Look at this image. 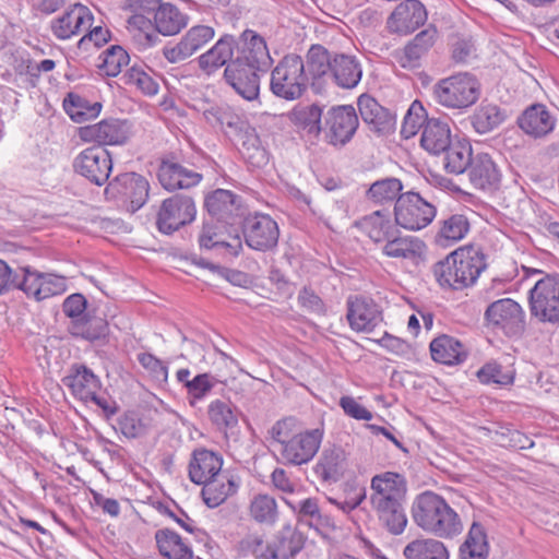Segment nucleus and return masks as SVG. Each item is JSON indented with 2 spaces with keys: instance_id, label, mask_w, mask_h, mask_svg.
<instances>
[{
  "instance_id": "f257e3e1",
  "label": "nucleus",
  "mask_w": 559,
  "mask_h": 559,
  "mask_svg": "<svg viewBox=\"0 0 559 559\" xmlns=\"http://www.w3.org/2000/svg\"><path fill=\"white\" fill-rule=\"evenodd\" d=\"M239 44L241 47L237 46V56L224 70V79L241 97L253 100L260 91L258 72H265L272 58L264 38L253 29H245Z\"/></svg>"
},
{
  "instance_id": "f03ea898",
  "label": "nucleus",
  "mask_w": 559,
  "mask_h": 559,
  "mask_svg": "<svg viewBox=\"0 0 559 559\" xmlns=\"http://www.w3.org/2000/svg\"><path fill=\"white\" fill-rule=\"evenodd\" d=\"M487 255L477 246L461 247L432 266V273L442 288L462 290L473 286L487 269Z\"/></svg>"
},
{
  "instance_id": "7ed1b4c3",
  "label": "nucleus",
  "mask_w": 559,
  "mask_h": 559,
  "mask_svg": "<svg viewBox=\"0 0 559 559\" xmlns=\"http://www.w3.org/2000/svg\"><path fill=\"white\" fill-rule=\"evenodd\" d=\"M412 518L424 532L439 537L453 538L463 531L462 521L447 500L430 490H426L413 501Z\"/></svg>"
},
{
  "instance_id": "20e7f679",
  "label": "nucleus",
  "mask_w": 559,
  "mask_h": 559,
  "mask_svg": "<svg viewBox=\"0 0 559 559\" xmlns=\"http://www.w3.org/2000/svg\"><path fill=\"white\" fill-rule=\"evenodd\" d=\"M305 545L304 535L292 525H284L270 539L250 535L241 540V547L254 559H293Z\"/></svg>"
},
{
  "instance_id": "39448f33",
  "label": "nucleus",
  "mask_w": 559,
  "mask_h": 559,
  "mask_svg": "<svg viewBox=\"0 0 559 559\" xmlns=\"http://www.w3.org/2000/svg\"><path fill=\"white\" fill-rule=\"evenodd\" d=\"M481 85L478 79L468 72H459L439 80L433 86L437 103L451 109H465L480 97Z\"/></svg>"
},
{
  "instance_id": "423d86ee",
  "label": "nucleus",
  "mask_w": 559,
  "mask_h": 559,
  "mask_svg": "<svg viewBox=\"0 0 559 559\" xmlns=\"http://www.w3.org/2000/svg\"><path fill=\"white\" fill-rule=\"evenodd\" d=\"M308 81L302 58L288 53L272 70L270 90L278 98L295 100L307 91Z\"/></svg>"
},
{
  "instance_id": "0eeeda50",
  "label": "nucleus",
  "mask_w": 559,
  "mask_h": 559,
  "mask_svg": "<svg viewBox=\"0 0 559 559\" xmlns=\"http://www.w3.org/2000/svg\"><path fill=\"white\" fill-rule=\"evenodd\" d=\"M530 310L542 323L559 325V274L545 275L530 290Z\"/></svg>"
},
{
  "instance_id": "6e6552de",
  "label": "nucleus",
  "mask_w": 559,
  "mask_h": 559,
  "mask_svg": "<svg viewBox=\"0 0 559 559\" xmlns=\"http://www.w3.org/2000/svg\"><path fill=\"white\" fill-rule=\"evenodd\" d=\"M436 206L425 200L418 192H404L394 205L395 224L406 230H420L436 217Z\"/></svg>"
},
{
  "instance_id": "1a4fd4ad",
  "label": "nucleus",
  "mask_w": 559,
  "mask_h": 559,
  "mask_svg": "<svg viewBox=\"0 0 559 559\" xmlns=\"http://www.w3.org/2000/svg\"><path fill=\"white\" fill-rule=\"evenodd\" d=\"M358 126V116L353 106H333L324 116L323 140L328 144L341 148L350 142Z\"/></svg>"
},
{
  "instance_id": "9d476101",
  "label": "nucleus",
  "mask_w": 559,
  "mask_h": 559,
  "mask_svg": "<svg viewBox=\"0 0 559 559\" xmlns=\"http://www.w3.org/2000/svg\"><path fill=\"white\" fill-rule=\"evenodd\" d=\"M20 289L27 298L43 301L67 292V278L53 273L40 272L29 265L20 266Z\"/></svg>"
},
{
  "instance_id": "9b49d317",
  "label": "nucleus",
  "mask_w": 559,
  "mask_h": 559,
  "mask_svg": "<svg viewBox=\"0 0 559 559\" xmlns=\"http://www.w3.org/2000/svg\"><path fill=\"white\" fill-rule=\"evenodd\" d=\"M246 245L255 251L273 250L278 242L280 228L267 214L254 213L243 216L239 222Z\"/></svg>"
},
{
  "instance_id": "f8f14e48",
  "label": "nucleus",
  "mask_w": 559,
  "mask_h": 559,
  "mask_svg": "<svg viewBox=\"0 0 559 559\" xmlns=\"http://www.w3.org/2000/svg\"><path fill=\"white\" fill-rule=\"evenodd\" d=\"M485 319L508 337H519L525 331V312L520 304L511 298L491 302L485 311Z\"/></svg>"
},
{
  "instance_id": "ddd939ff",
  "label": "nucleus",
  "mask_w": 559,
  "mask_h": 559,
  "mask_svg": "<svg viewBox=\"0 0 559 559\" xmlns=\"http://www.w3.org/2000/svg\"><path fill=\"white\" fill-rule=\"evenodd\" d=\"M197 207L193 199L186 194H175L165 199L156 217V226L163 234L170 235L194 221Z\"/></svg>"
},
{
  "instance_id": "4468645a",
  "label": "nucleus",
  "mask_w": 559,
  "mask_h": 559,
  "mask_svg": "<svg viewBox=\"0 0 559 559\" xmlns=\"http://www.w3.org/2000/svg\"><path fill=\"white\" fill-rule=\"evenodd\" d=\"M74 171L95 186H104L112 170L110 153L100 145L90 146L73 159Z\"/></svg>"
},
{
  "instance_id": "2eb2a0df",
  "label": "nucleus",
  "mask_w": 559,
  "mask_h": 559,
  "mask_svg": "<svg viewBox=\"0 0 559 559\" xmlns=\"http://www.w3.org/2000/svg\"><path fill=\"white\" fill-rule=\"evenodd\" d=\"M130 135V126L126 120L103 119L102 121L80 127L78 136L85 143H96L104 147L105 145H122Z\"/></svg>"
},
{
  "instance_id": "dca6fc26",
  "label": "nucleus",
  "mask_w": 559,
  "mask_h": 559,
  "mask_svg": "<svg viewBox=\"0 0 559 559\" xmlns=\"http://www.w3.org/2000/svg\"><path fill=\"white\" fill-rule=\"evenodd\" d=\"M324 431L316 428L294 435L280 448L284 463L301 465L310 462L320 449Z\"/></svg>"
},
{
  "instance_id": "f3484780",
  "label": "nucleus",
  "mask_w": 559,
  "mask_h": 559,
  "mask_svg": "<svg viewBox=\"0 0 559 559\" xmlns=\"http://www.w3.org/2000/svg\"><path fill=\"white\" fill-rule=\"evenodd\" d=\"M222 223L206 221L200 230L198 241L201 249L212 250L224 259H233L239 255L242 250L241 237L226 236Z\"/></svg>"
},
{
  "instance_id": "a211bd4d",
  "label": "nucleus",
  "mask_w": 559,
  "mask_h": 559,
  "mask_svg": "<svg viewBox=\"0 0 559 559\" xmlns=\"http://www.w3.org/2000/svg\"><path fill=\"white\" fill-rule=\"evenodd\" d=\"M105 191L128 201L131 211L136 212L148 200L150 183L142 175L124 173L110 181Z\"/></svg>"
},
{
  "instance_id": "6ab92c4d",
  "label": "nucleus",
  "mask_w": 559,
  "mask_h": 559,
  "mask_svg": "<svg viewBox=\"0 0 559 559\" xmlns=\"http://www.w3.org/2000/svg\"><path fill=\"white\" fill-rule=\"evenodd\" d=\"M346 318L352 330L369 333L383 320L379 305L371 298L354 295L346 300Z\"/></svg>"
},
{
  "instance_id": "aec40b11",
  "label": "nucleus",
  "mask_w": 559,
  "mask_h": 559,
  "mask_svg": "<svg viewBox=\"0 0 559 559\" xmlns=\"http://www.w3.org/2000/svg\"><path fill=\"white\" fill-rule=\"evenodd\" d=\"M370 489L372 508L394 504L406 500L407 483L405 477L399 473L384 472L371 478Z\"/></svg>"
},
{
  "instance_id": "412c9836",
  "label": "nucleus",
  "mask_w": 559,
  "mask_h": 559,
  "mask_svg": "<svg viewBox=\"0 0 559 559\" xmlns=\"http://www.w3.org/2000/svg\"><path fill=\"white\" fill-rule=\"evenodd\" d=\"M214 36V27L203 24L194 25L187 31L176 45L165 46L163 55L170 63L181 62L202 49Z\"/></svg>"
},
{
  "instance_id": "4be33fe9",
  "label": "nucleus",
  "mask_w": 559,
  "mask_h": 559,
  "mask_svg": "<svg viewBox=\"0 0 559 559\" xmlns=\"http://www.w3.org/2000/svg\"><path fill=\"white\" fill-rule=\"evenodd\" d=\"M204 206L218 223L234 225L243 218L241 198L225 189H217L206 195Z\"/></svg>"
},
{
  "instance_id": "5701e85b",
  "label": "nucleus",
  "mask_w": 559,
  "mask_h": 559,
  "mask_svg": "<svg viewBox=\"0 0 559 559\" xmlns=\"http://www.w3.org/2000/svg\"><path fill=\"white\" fill-rule=\"evenodd\" d=\"M426 20L427 12L424 4L418 0H406L390 14L386 27L391 33L407 35L424 25Z\"/></svg>"
},
{
  "instance_id": "b1692460",
  "label": "nucleus",
  "mask_w": 559,
  "mask_h": 559,
  "mask_svg": "<svg viewBox=\"0 0 559 559\" xmlns=\"http://www.w3.org/2000/svg\"><path fill=\"white\" fill-rule=\"evenodd\" d=\"M157 178L160 186L167 191L189 189L199 185L202 174L187 168L175 157L163 158L158 166Z\"/></svg>"
},
{
  "instance_id": "393cba45",
  "label": "nucleus",
  "mask_w": 559,
  "mask_h": 559,
  "mask_svg": "<svg viewBox=\"0 0 559 559\" xmlns=\"http://www.w3.org/2000/svg\"><path fill=\"white\" fill-rule=\"evenodd\" d=\"M203 117L213 127H219L224 133L238 140L252 127L228 105H215L203 111Z\"/></svg>"
},
{
  "instance_id": "a878e982",
  "label": "nucleus",
  "mask_w": 559,
  "mask_h": 559,
  "mask_svg": "<svg viewBox=\"0 0 559 559\" xmlns=\"http://www.w3.org/2000/svg\"><path fill=\"white\" fill-rule=\"evenodd\" d=\"M557 118L544 104L528 106L518 118L519 128L534 139H542L551 133Z\"/></svg>"
},
{
  "instance_id": "bb28decb",
  "label": "nucleus",
  "mask_w": 559,
  "mask_h": 559,
  "mask_svg": "<svg viewBox=\"0 0 559 559\" xmlns=\"http://www.w3.org/2000/svg\"><path fill=\"white\" fill-rule=\"evenodd\" d=\"M237 46L238 40L234 35H222L209 50L198 57L199 68L207 75L214 74L222 67L226 68L235 59Z\"/></svg>"
},
{
  "instance_id": "cd10ccee",
  "label": "nucleus",
  "mask_w": 559,
  "mask_h": 559,
  "mask_svg": "<svg viewBox=\"0 0 559 559\" xmlns=\"http://www.w3.org/2000/svg\"><path fill=\"white\" fill-rule=\"evenodd\" d=\"M93 15L87 7L75 3L70 10H67L61 16L51 21L52 34L61 40L69 39L91 25Z\"/></svg>"
},
{
  "instance_id": "c85d7f7f",
  "label": "nucleus",
  "mask_w": 559,
  "mask_h": 559,
  "mask_svg": "<svg viewBox=\"0 0 559 559\" xmlns=\"http://www.w3.org/2000/svg\"><path fill=\"white\" fill-rule=\"evenodd\" d=\"M358 109L362 121L378 134L389 133L395 123V117L381 106L376 98L362 94L358 98Z\"/></svg>"
},
{
  "instance_id": "c756f323",
  "label": "nucleus",
  "mask_w": 559,
  "mask_h": 559,
  "mask_svg": "<svg viewBox=\"0 0 559 559\" xmlns=\"http://www.w3.org/2000/svg\"><path fill=\"white\" fill-rule=\"evenodd\" d=\"M222 466L223 457L218 453L204 448L195 449L191 454L188 475L193 484L201 485L217 476Z\"/></svg>"
},
{
  "instance_id": "7c9ffc66",
  "label": "nucleus",
  "mask_w": 559,
  "mask_h": 559,
  "mask_svg": "<svg viewBox=\"0 0 559 559\" xmlns=\"http://www.w3.org/2000/svg\"><path fill=\"white\" fill-rule=\"evenodd\" d=\"M62 383L75 399L84 403H88V399L102 388L99 378L85 365H73Z\"/></svg>"
},
{
  "instance_id": "2f4dec72",
  "label": "nucleus",
  "mask_w": 559,
  "mask_h": 559,
  "mask_svg": "<svg viewBox=\"0 0 559 559\" xmlns=\"http://www.w3.org/2000/svg\"><path fill=\"white\" fill-rule=\"evenodd\" d=\"M429 349L433 361L447 366L461 365L468 357L466 346L459 338L448 334L435 337Z\"/></svg>"
},
{
  "instance_id": "473e14b6",
  "label": "nucleus",
  "mask_w": 559,
  "mask_h": 559,
  "mask_svg": "<svg viewBox=\"0 0 559 559\" xmlns=\"http://www.w3.org/2000/svg\"><path fill=\"white\" fill-rule=\"evenodd\" d=\"M202 485V499L209 508L214 509L238 491L240 481L229 473H219Z\"/></svg>"
},
{
  "instance_id": "72a5a7b5",
  "label": "nucleus",
  "mask_w": 559,
  "mask_h": 559,
  "mask_svg": "<svg viewBox=\"0 0 559 559\" xmlns=\"http://www.w3.org/2000/svg\"><path fill=\"white\" fill-rule=\"evenodd\" d=\"M347 469L346 454L341 448L325 449L313 466L317 477L325 484H335L344 477Z\"/></svg>"
},
{
  "instance_id": "f704fd0d",
  "label": "nucleus",
  "mask_w": 559,
  "mask_h": 559,
  "mask_svg": "<svg viewBox=\"0 0 559 559\" xmlns=\"http://www.w3.org/2000/svg\"><path fill=\"white\" fill-rule=\"evenodd\" d=\"M468 176L472 185L480 190H496L501 180L497 164L487 153H479L474 156Z\"/></svg>"
},
{
  "instance_id": "c9c22d12",
  "label": "nucleus",
  "mask_w": 559,
  "mask_h": 559,
  "mask_svg": "<svg viewBox=\"0 0 559 559\" xmlns=\"http://www.w3.org/2000/svg\"><path fill=\"white\" fill-rule=\"evenodd\" d=\"M330 76L342 88H354L362 76L361 64L355 56L333 53Z\"/></svg>"
},
{
  "instance_id": "e433bc0d",
  "label": "nucleus",
  "mask_w": 559,
  "mask_h": 559,
  "mask_svg": "<svg viewBox=\"0 0 559 559\" xmlns=\"http://www.w3.org/2000/svg\"><path fill=\"white\" fill-rule=\"evenodd\" d=\"M355 225L374 243H384L390 237L399 233L388 211H374L361 217Z\"/></svg>"
},
{
  "instance_id": "4c0bfd02",
  "label": "nucleus",
  "mask_w": 559,
  "mask_h": 559,
  "mask_svg": "<svg viewBox=\"0 0 559 559\" xmlns=\"http://www.w3.org/2000/svg\"><path fill=\"white\" fill-rule=\"evenodd\" d=\"M452 143L450 126L439 118H430L424 126L420 145L433 155L444 152Z\"/></svg>"
},
{
  "instance_id": "58836bf2",
  "label": "nucleus",
  "mask_w": 559,
  "mask_h": 559,
  "mask_svg": "<svg viewBox=\"0 0 559 559\" xmlns=\"http://www.w3.org/2000/svg\"><path fill=\"white\" fill-rule=\"evenodd\" d=\"M435 242L447 248L461 241L469 233L471 224L464 214L453 213L439 221Z\"/></svg>"
},
{
  "instance_id": "ea45409f",
  "label": "nucleus",
  "mask_w": 559,
  "mask_h": 559,
  "mask_svg": "<svg viewBox=\"0 0 559 559\" xmlns=\"http://www.w3.org/2000/svg\"><path fill=\"white\" fill-rule=\"evenodd\" d=\"M189 23V16L170 2H160L154 14V29L163 36L179 34Z\"/></svg>"
},
{
  "instance_id": "a19ab883",
  "label": "nucleus",
  "mask_w": 559,
  "mask_h": 559,
  "mask_svg": "<svg viewBox=\"0 0 559 559\" xmlns=\"http://www.w3.org/2000/svg\"><path fill=\"white\" fill-rule=\"evenodd\" d=\"M437 38V29L428 27L419 32L403 49L399 62L403 68H416L419 61L433 46Z\"/></svg>"
},
{
  "instance_id": "79ce46f5",
  "label": "nucleus",
  "mask_w": 559,
  "mask_h": 559,
  "mask_svg": "<svg viewBox=\"0 0 559 559\" xmlns=\"http://www.w3.org/2000/svg\"><path fill=\"white\" fill-rule=\"evenodd\" d=\"M425 250V243L417 237L394 234L383 245L382 253L389 258L415 261Z\"/></svg>"
},
{
  "instance_id": "37998d69",
  "label": "nucleus",
  "mask_w": 559,
  "mask_h": 559,
  "mask_svg": "<svg viewBox=\"0 0 559 559\" xmlns=\"http://www.w3.org/2000/svg\"><path fill=\"white\" fill-rule=\"evenodd\" d=\"M155 540L159 554L167 559H192L193 557L191 547L170 528L158 530L155 533Z\"/></svg>"
},
{
  "instance_id": "c03bdc74",
  "label": "nucleus",
  "mask_w": 559,
  "mask_h": 559,
  "mask_svg": "<svg viewBox=\"0 0 559 559\" xmlns=\"http://www.w3.org/2000/svg\"><path fill=\"white\" fill-rule=\"evenodd\" d=\"M238 150L243 160L252 168H263L269 163V152L262 145L254 128L237 140Z\"/></svg>"
},
{
  "instance_id": "a18cd8bd",
  "label": "nucleus",
  "mask_w": 559,
  "mask_h": 559,
  "mask_svg": "<svg viewBox=\"0 0 559 559\" xmlns=\"http://www.w3.org/2000/svg\"><path fill=\"white\" fill-rule=\"evenodd\" d=\"M321 118L322 108L317 104L298 105L289 114L290 121L314 139L322 133Z\"/></svg>"
},
{
  "instance_id": "49530a36",
  "label": "nucleus",
  "mask_w": 559,
  "mask_h": 559,
  "mask_svg": "<svg viewBox=\"0 0 559 559\" xmlns=\"http://www.w3.org/2000/svg\"><path fill=\"white\" fill-rule=\"evenodd\" d=\"M402 190L403 183L400 179L386 177L370 185L366 199L376 205H391L403 194Z\"/></svg>"
},
{
  "instance_id": "de8ad7c7",
  "label": "nucleus",
  "mask_w": 559,
  "mask_h": 559,
  "mask_svg": "<svg viewBox=\"0 0 559 559\" xmlns=\"http://www.w3.org/2000/svg\"><path fill=\"white\" fill-rule=\"evenodd\" d=\"M488 552L486 531L480 523L473 522L465 542L460 546L459 559H486Z\"/></svg>"
},
{
  "instance_id": "09e8293b",
  "label": "nucleus",
  "mask_w": 559,
  "mask_h": 559,
  "mask_svg": "<svg viewBox=\"0 0 559 559\" xmlns=\"http://www.w3.org/2000/svg\"><path fill=\"white\" fill-rule=\"evenodd\" d=\"M249 515L258 524L274 526L280 518L278 504L274 497L267 493L253 496L249 503Z\"/></svg>"
},
{
  "instance_id": "8fccbe9b",
  "label": "nucleus",
  "mask_w": 559,
  "mask_h": 559,
  "mask_svg": "<svg viewBox=\"0 0 559 559\" xmlns=\"http://www.w3.org/2000/svg\"><path fill=\"white\" fill-rule=\"evenodd\" d=\"M209 418L212 424L228 439L236 433L238 417L229 402L214 400L207 408Z\"/></svg>"
},
{
  "instance_id": "3c124183",
  "label": "nucleus",
  "mask_w": 559,
  "mask_h": 559,
  "mask_svg": "<svg viewBox=\"0 0 559 559\" xmlns=\"http://www.w3.org/2000/svg\"><path fill=\"white\" fill-rule=\"evenodd\" d=\"M102 107L100 103H91L86 97L75 93H69L63 99L64 111L76 123L95 119L100 114Z\"/></svg>"
},
{
  "instance_id": "603ef678",
  "label": "nucleus",
  "mask_w": 559,
  "mask_h": 559,
  "mask_svg": "<svg viewBox=\"0 0 559 559\" xmlns=\"http://www.w3.org/2000/svg\"><path fill=\"white\" fill-rule=\"evenodd\" d=\"M403 555L406 559H449L445 545L435 538H419L408 543Z\"/></svg>"
},
{
  "instance_id": "864d4df0",
  "label": "nucleus",
  "mask_w": 559,
  "mask_h": 559,
  "mask_svg": "<svg viewBox=\"0 0 559 559\" xmlns=\"http://www.w3.org/2000/svg\"><path fill=\"white\" fill-rule=\"evenodd\" d=\"M507 119V111L495 104H481L471 117L474 130L486 134L498 128Z\"/></svg>"
},
{
  "instance_id": "5fc2aeb1",
  "label": "nucleus",
  "mask_w": 559,
  "mask_h": 559,
  "mask_svg": "<svg viewBox=\"0 0 559 559\" xmlns=\"http://www.w3.org/2000/svg\"><path fill=\"white\" fill-rule=\"evenodd\" d=\"M444 168L448 173L460 175L467 168L469 169L473 163L472 146L467 142H452L447 150H444Z\"/></svg>"
},
{
  "instance_id": "6e6d98bb",
  "label": "nucleus",
  "mask_w": 559,
  "mask_h": 559,
  "mask_svg": "<svg viewBox=\"0 0 559 559\" xmlns=\"http://www.w3.org/2000/svg\"><path fill=\"white\" fill-rule=\"evenodd\" d=\"M69 332L74 337L95 342L107 336L108 323L103 318L87 314L82 320L71 321Z\"/></svg>"
},
{
  "instance_id": "4d7b16f0",
  "label": "nucleus",
  "mask_w": 559,
  "mask_h": 559,
  "mask_svg": "<svg viewBox=\"0 0 559 559\" xmlns=\"http://www.w3.org/2000/svg\"><path fill=\"white\" fill-rule=\"evenodd\" d=\"M405 501L394 504L373 507L380 523L392 535H401L407 525V516L404 508Z\"/></svg>"
},
{
  "instance_id": "13d9d810",
  "label": "nucleus",
  "mask_w": 559,
  "mask_h": 559,
  "mask_svg": "<svg viewBox=\"0 0 559 559\" xmlns=\"http://www.w3.org/2000/svg\"><path fill=\"white\" fill-rule=\"evenodd\" d=\"M309 74L313 80L330 76L333 55L321 45H312L306 56Z\"/></svg>"
},
{
  "instance_id": "bf43d9fd",
  "label": "nucleus",
  "mask_w": 559,
  "mask_h": 559,
  "mask_svg": "<svg viewBox=\"0 0 559 559\" xmlns=\"http://www.w3.org/2000/svg\"><path fill=\"white\" fill-rule=\"evenodd\" d=\"M483 384L510 385L514 381L515 371L510 367H503L497 361L486 362L476 373Z\"/></svg>"
},
{
  "instance_id": "052dcab7",
  "label": "nucleus",
  "mask_w": 559,
  "mask_h": 559,
  "mask_svg": "<svg viewBox=\"0 0 559 559\" xmlns=\"http://www.w3.org/2000/svg\"><path fill=\"white\" fill-rule=\"evenodd\" d=\"M99 60V69L107 76L114 78L117 76L121 72L122 68L129 63L130 57L121 46L114 45L102 52Z\"/></svg>"
},
{
  "instance_id": "680f3d73",
  "label": "nucleus",
  "mask_w": 559,
  "mask_h": 559,
  "mask_svg": "<svg viewBox=\"0 0 559 559\" xmlns=\"http://www.w3.org/2000/svg\"><path fill=\"white\" fill-rule=\"evenodd\" d=\"M430 118L419 100H414L409 106L401 127V134L404 139H411L423 129Z\"/></svg>"
},
{
  "instance_id": "e2e57ef3",
  "label": "nucleus",
  "mask_w": 559,
  "mask_h": 559,
  "mask_svg": "<svg viewBox=\"0 0 559 559\" xmlns=\"http://www.w3.org/2000/svg\"><path fill=\"white\" fill-rule=\"evenodd\" d=\"M124 83L134 85L143 94L154 96L158 93V83L139 66H132L124 74Z\"/></svg>"
},
{
  "instance_id": "0e129e2a",
  "label": "nucleus",
  "mask_w": 559,
  "mask_h": 559,
  "mask_svg": "<svg viewBox=\"0 0 559 559\" xmlns=\"http://www.w3.org/2000/svg\"><path fill=\"white\" fill-rule=\"evenodd\" d=\"M496 435L497 442L501 447L524 450L531 449L534 445V441L530 437L515 429L501 428Z\"/></svg>"
},
{
  "instance_id": "69168bd1",
  "label": "nucleus",
  "mask_w": 559,
  "mask_h": 559,
  "mask_svg": "<svg viewBox=\"0 0 559 559\" xmlns=\"http://www.w3.org/2000/svg\"><path fill=\"white\" fill-rule=\"evenodd\" d=\"M127 23L129 29L138 31V36L143 37L144 46H152L155 43L156 36L152 32L154 29V19L151 20L146 14L132 13Z\"/></svg>"
},
{
  "instance_id": "338daca9",
  "label": "nucleus",
  "mask_w": 559,
  "mask_h": 559,
  "mask_svg": "<svg viewBox=\"0 0 559 559\" xmlns=\"http://www.w3.org/2000/svg\"><path fill=\"white\" fill-rule=\"evenodd\" d=\"M284 502L292 509L295 513L299 523H304L309 525L317 513L320 511L319 502L317 498H306L304 500L298 501L297 503L284 499Z\"/></svg>"
},
{
  "instance_id": "774afa93",
  "label": "nucleus",
  "mask_w": 559,
  "mask_h": 559,
  "mask_svg": "<svg viewBox=\"0 0 559 559\" xmlns=\"http://www.w3.org/2000/svg\"><path fill=\"white\" fill-rule=\"evenodd\" d=\"M297 302L304 310L317 316L326 314V306L322 298L310 287H302L297 296Z\"/></svg>"
}]
</instances>
